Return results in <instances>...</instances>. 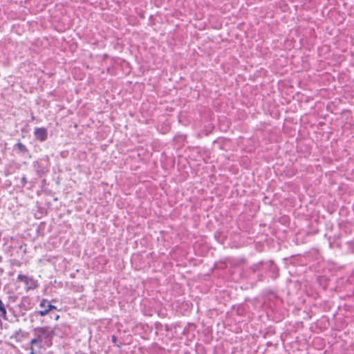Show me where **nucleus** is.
<instances>
[{"label": "nucleus", "instance_id": "nucleus-1", "mask_svg": "<svg viewBox=\"0 0 354 354\" xmlns=\"http://www.w3.org/2000/svg\"><path fill=\"white\" fill-rule=\"evenodd\" d=\"M37 336L42 341L45 339L48 345H50V339L54 335V330L49 327H38L35 329Z\"/></svg>", "mask_w": 354, "mask_h": 354}, {"label": "nucleus", "instance_id": "nucleus-2", "mask_svg": "<svg viewBox=\"0 0 354 354\" xmlns=\"http://www.w3.org/2000/svg\"><path fill=\"white\" fill-rule=\"evenodd\" d=\"M17 279L23 281L26 285L28 290L29 289H35L37 286V281L33 279L32 277H29L26 275L19 274L17 277Z\"/></svg>", "mask_w": 354, "mask_h": 354}, {"label": "nucleus", "instance_id": "nucleus-3", "mask_svg": "<svg viewBox=\"0 0 354 354\" xmlns=\"http://www.w3.org/2000/svg\"><path fill=\"white\" fill-rule=\"evenodd\" d=\"M39 306L44 308L43 310L39 311V315L41 316H45L48 313L50 310L56 308L55 306L48 304V301L44 299L41 301Z\"/></svg>", "mask_w": 354, "mask_h": 354}, {"label": "nucleus", "instance_id": "nucleus-4", "mask_svg": "<svg viewBox=\"0 0 354 354\" xmlns=\"http://www.w3.org/2000/svg\"><path fill=\"white\" fill-rule=\"evenodd\" d=\"M35 136L39 141H44L47 138V131L44 128H35L34 131Z\"/></svg>", "mask_w": 354, "mask_h": 354}, {"label": "nucleus", "instance_id": "nucleus-5", "mask_svg": "<svg viewBox=\"0 0 354 354\" xmlns=\"http://www.w3.org/2000/svg\"><path fill=\"white\" fill-rule=\"evenodd\" d=\"M0 315L4 319H7V317H6V308L4 306V304L2 302V301L0 299Z\"/></svg>", "mask_w": 354, "mask_h": 354}, {"label": "nucleus", "instance_id": "nucleus-6", "mask_svg": "<svg viewBox=\"0 0 354 354\" xmlns=\"http://www.w3.org/2000/svg\"><path fill=\"white\" fill-rule=\"evenodd\" d=\"M41 342H42V341L39 338L38 336H37L36 338H34L30 341V344H31V346H33L34 344H37L38 348H41L42 346Z\"/></svg>", "mask_w": 354, "mask_h": 354}, {"label": "nucleus", "instance_id": "nucleus-7", "mask_svg": "<svg viewBox=\"0 0 354 354\" xmlns=\"http://www.w3.org/2000/svg\"><path fill=\"white\" fill-rule=\"evenodd\" d=\"M17 148L21 151H25L26 150V148L25 147L24 145H23L22 143L21 142H19L17 144Z\"/></svg>", "mask_w": 354, "mask_h": 354}, {"label": "nucleus", "instance_id": "nucleus-8", "mask_svg": "<svg viewBox=\"0 0 354 354\" xmlns=\"http://www.w3.org/2000/svg\"><path fill=\"white\" fill-rule=\"evenodd\" d=\"M30 354H35L33 346H30Z\"/></svg>", "mask_w": 354, "mask_h": 354}, {"label": "nucleus", "instance_id": "nucleus-9", "mask_svg": "<svg viewBox=\"0 0 354 354\" xmlns=\"http://www.w3.org/2000/svg\"><path fill=\"white\" fill-rule=\"evenodd\" d=\"M112 341H113V342H116L115 336H114V335L112 336Z\"/></svg>", "mask_w": 354, "mask_h": 354}, {"label": "nucleus", "instance_id": "nucleus-10", "mask_svg": "<svg viewBox=\"0 0 354 354\" xmlns=\"http://www.w3.org/2000/svg\"><path fill=\"white\" fill-rule=\"evenodd\" d=\"M21 180H22V182H23V183H24H24H26V177H23V178H22V179H21Z\"/></svg>", "mask_w": 354, "mask_h": 354}, {"label": "nucleus", "instance_id": "nucleus-11", "mask_svg": "<svg viewBox=\"0 0 354 354\" xmlns=\"http://www.w3.org/2000/svg\"><path fill=\"white\" fill-rule=\"evenodd\" d=\"M2 261V257L0 256V262Z\"/></svg>", "mask_w": 354, "mask_h": 354}, {"label": "nucleus", "instance_id": "nucleus-12", "mask_svg": "<svg viewBox=\"0 0 354 354\" xmlns=\"http://www.w3.org/2000/svg\"><path fill=\"white\" fill-rule=\"evenodd\" d=\"M1 343V341H0V344Z\"/></svg>", "mask_w": 354, "mask_h": 354}]
</instances>
